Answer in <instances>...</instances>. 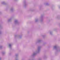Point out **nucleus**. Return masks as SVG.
Masks as SVG:
<instances>
[{
    "label": "nucleus",
    "mask_w": 60,
    "mask_h": 60,
    "mask_svg": "<svg viewBox=\"0 0 60 60\" xmlns=\"http://www.w3.org/2000/svg\"><path fill=\"white\" fill-rule=\"evenodd\" d=\"M9 46H11V45H9Z\"/></svg>",
    "instance_id": "f257e3e1"
}]
</instances>
